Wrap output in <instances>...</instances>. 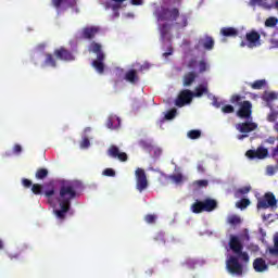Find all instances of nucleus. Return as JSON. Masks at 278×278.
<instances>
[{
	"label": "nucleus",
	"instance_id": "21",
	"mask_svg": "<svg viewBox=\"0 0 278 278\" xmlns=\"http://www.w3.org/2000/svg\"><path fill=\"white\" fill-rule=\"evenodd\" d=\"M199 45H202L203 49L206 51H212V49H214V38L205 36L203 39L199 40Z\"/></svg>",
	"mask_w": 278,
	"mask_h": 278
},
{
	"label": "nucleus",
	"instance_id": "63",
	"mask_svg": "<svg viewBox=\"0 0 278 278\" xmlns=\"http://www.w3.org/2000/svg\"><path fill=\"white\" fill-rule=\"evenodd\" d=\"M146 274L149 275V277H151V275H153V269H148Z\"/></svg>",
	"mask_w": 278,
	"mask_h": 278
},
{
	"label": "nucleus",
	"instance_id": "19",
	"mask_svg": "<svg viewBox=\"0 0 278 278\" xmlns=\"http://www.w3.org/2000/svg\"><path fill=\"white\" fill-rule=\"evenodd\" d=\"M108 129H118L121 127V118L116 115H111L106 121Z\"/></svg>",
	"mask_w": 278,
	"mask_h": 278
},
{
	"label": "nucleus",
	"instance_id": "53",
	"mask_svg": "<svg viewBox=\"0 0 278 278\" xmlns=\"http://www.w3.org/2000/svg\"><path fill=\"white\" fill-rule=\"evenodd\" d=\"M197 168L199 173H205V165L203 162H199Z\"/></svg>",
	"mask_w": 278,
	"mask_h": 278
},
{
	"label": "nucleus",
	"instance_id": "3",
	"mask_svg": "<svg viewBox=\"0 0 278 278\" xmlns=\"http://www.w3.org/2000/svg\"><path fill=\"white\" fill-rule=\"evenodd\" d=\"M101 43H97V42H91L89 46V51L91 53H96L97 54V60H94L92 62V66L93 68L97 71V73L103 74L105 71V53H103V50Z\"/></svg>",
	"mask_w": 278,
	"mask_h": 278
},
{
	"label": "nucleus",
	"instance_id": "25",
	"mask_svg": "<svg viewBox=\"0 0 278 278\" xmlns=\"http://www.w3.org/2000/svg\"><path fill=\"white\" fill-rule=\"evenodd\" d=\"M227 224L231 227H238V225H242V218L238 215H229L227 217Z\"/></svg>",
	"mask_w": 278,
	"mask_h": 278
},
{
	"label": "nucleus",
	"instance_id": "10",
	"mask_svg": "<svg viewBox=\"0 0 278 278\" xmlns=\"http://www.w3.org/2000/svg\"><path fill=\"white\" fill-rule=\"evenodd\" d=\"M101 31V27L99 26H87L84 27L80 31V38L83 40H94L97 34Z\"/></svg>",
	"mask_w": 278,
	"mask_h": 278
},
{
	"label": "nucleus",
	"instance_id": "41",
	"mask_svg": "<svg viewBox=\"0 0 278 278\" xmlns=\"http://www.w3.org/2000/svg\"><path fill=\"white\" fill-rule=\"evenodd\" d=\"M274 160H276V166H273V165L267 166V173L269 175H275V173H277V170H278V159H277V156Z\"/></svg>",
	"mask_w": 278,
	"mask_h": 278
},
{
	"label": "nucleus",
	"instance_id": "51",
	"mask_svg": "<svg viewBox=\"0 0 278 278\" xmlns=\"http://www.w3.org/2000/svg\"><path fill=\"white\" fill-rule=\"evenodd\" d=\"M53 194H55V189H50V190H46L45 195L47 197V199H51V197H53Z\"/></svg>",
	"mask_w": 278,
	"mask_h": 278
},
{
	"label": "nucleus",
	"instance_id": "42",
	"mask_svg": "<svg viewBox=\"0 0 278 278\" xmlns=\"http://www.w3.org/2000/svg\"><path fill=\"white\" fill-rule=\"evenodd\" d=\"M102 175H104V177H116V172L113 168H105Z\"/></svg>",
	"mask_w": 278,
	"mask_h": 278
},
{
	"label": "nucleus",
	"instance_id": "22",
	"mask_svg": "<svg viewBox=\"0 0 278 278\" xmlns=\"http://www.w3.org/2000/svg\"><path fill=\"white\" fill-rule=\"evenodd\" d=\"M236 199H240L239 202L236 203V207L239 210H244V189H239L235 193Z\"/></svg>",
	"mask_w": 278,
	"mask_h": 278
},
{
	"label": "nucleus",
	"instance_id": "64",
	"mask_svg": "<svg viewBox=\"0 0 278 278\" xmlns=\"http://www.w3.org/2000/svg\"><path fill=\"white\" fill-rule=\"evenodd\" d=\"M274 129L278 132V122L274 125Z\"/></svg>",
	"mask_w": 278,
	"mask_h": 278
},
{
	"label": "nucleus",
	"instance_id": "6",
	"mask_svg": "<svg viewBox=\"0 0 278 278\" xmlns=\"http://www.w3.org/2000/svg\"><path fill=\"white\" fill-rule=\"evenodd\" d=\"M192 99H194V92L190 91V89L181 90L175 100V105L176 108L190 105L192 103Z\"/></svg>",
	"mask_w": 278,
	"mask_h": 278
},
{
	"label": "nucleus",
	"instance_id": "38",
	"mask_svg": "<svg viewBox=\"0 0 278 278\" xmlns=\"http://www.w3.org/2000/svg\"><path fill=\"white\" fill-rule=\"evenodd\" d=\"M237 131H240L241 135L237 136L238 140H244V123H239L236 125Z\"/></svg>",
	"mask_w": 278,
	"mask_h": 278
},
{
	"label": "nucleus",
	"instance_id": "24",
	"mask_svg": "<svg viewBox=\"0 0 278 278\" xmlns=\"http://www.w3.org/2000/svg\"><path fill=\"white\" fill-rule=\"evenodd\" d=\"M191 212H193V214H202V212H205V207H204L203 201L197 200L191 205Z\"/></svg>",
	"mask_w": 278,
	"mask_h": 278
},
{
	"label": "nucleus",
	"instance_id": "39",
	"mask_svg": "<svg viewBox=\"0 0 278 278\" xmlns=\"http://www.w3.org/2000/svg\"><path fill=\"white\" fill-rule=\"evenodd\" d=\"M31 192H33V194H36V195L42 194V185H40V184H34V185L31 186Z\"/></svg>",
	"mask_w": 278,
	"mask_h": 278
},
{
	"label": "nucleus",
	"instance_id": "12",
	"mask_svg": "<svg viewBox=\"0 0 278 278\" xmlns=\"http://www.w3.org/2000/svg\"><path fill=\"white\" fill-rule=\"evenodd\" d=\"M54 56L56 58V60H62L63 62H73V60H75V55H73V52L64 47L55 49Z\"/></svg>",
	"mask_w": 278,
	"mask_h": 278
},
{
	"label": "nucleus",
	"instance_id": "46",
	"mask_svg": "<svg viewBox=\"0 0 278 278\" xmlns=\"http://www.w3.org/2000/svg\"><path fill=\"white\" fill-rule=\"evenodd\" d=\"M168 34V24H163L161 26V35L163 38H165V36Z\"/></svg>",
	"mask_w": 278,
	"mask_h": 278
},
{
	"label": "nucleus",
	"instance_id": "57",
	"mask_svg": "<svg viewBox=\"0 0 278 278\" xmlns=\"http://www.w3.org/2000/svg\"><path fill=\"white\" fill-rule=\"evenodd\" d=\"M131 5H142V0H130Z\"/></svg>",
	"mask_w": 278,
	"mask_h": 278
},
{
	"label": "nucleus",
	"instance_id": "18",
	"mask_svg": "<svg viewBox=\"0 0 278 278\" xmlns=\"http://www.w3.org/2000/svg\"><path fill=\"white\" fill-rule=\"evenodd\" d=\"M197 77H198V75L195 72H189V73L185 74L182 77V86H185V88L192 86V84H194V81H197Z\"/></svg>",
	"mask_w": 278,
	"mask_h": 278
},
{
	"label": "nucleus",
	"instance_id": "2",
	"mask_svg": "<svg viewBox=\"0 0 278 278\" xmlns=\"http://www.w3.org/2000/svg\"><path fill=\"white\" fill-rule=\"evenodd\" d=\"M157 21H169L176 27H188V15L181 14L178 8H161L155 11Z\"/></svg>",
	"mask_w": 278,
	"mask_h": 278
},
{
	"label": "nucleus",
	"instance_id": "8",
	"mask_svg": "<svg viewBox=\"0 0 278 278\" xmlns=\"http://www.w3.org/2000/svg\"><path fill=\"white\" fill-rule=\"evenodd\" d=\"M277 205V198L274 193L267 192L263 198L257 201V210H268V207H275Z\"/></svg>",
	"mask_w": 278,
	"mask_h": 278
},
{
	"label": "nucleus",
	"instance_id": "4",
	"mask_svg": "<svg viewBox=\"0 0 278 278\" xmlns=\"http://www.w3.org/2000/svg\"><path fill=\"white\" fill-rule=\"evenodd\" d=\"M242 262H244V257L242 258V256H228L226 261V270L230 275H235L236 277H242V273H244Z\"/></svg>",
	"mask_w": 278,
	"mask_h": 278
},
{
	"label": "nucleus",
	"instance_id": "7",
	"mask_svg": "<svg viewBox=\"0 0 278 278\" xmlns=\"http://www.w3.org/2000/svg\"><path fill=\"white\" fill-rule=\"evenodd\" d=\"M136 177V189L139 192H144L147 188H149V180L147 179V172L144 169L138 167L135 172Z\"/></svg>",
	"mask_w": 278,
	"mask_h": 278
},
{
	"label": "nucleus",
	"instance_id": "60",
	"mask_svg": "<svg viewBox=\"0 0 278 278\" xmlns=\"http://www.w3.org/2000/svg\"><path fill=\"white\" fill-rule=\"evenodd\" d=\"M248 192H251V186L244 187V194H248Z\"/></svg>",
	"mask_w": 278,
	"mask_h": 278
},
{
	"label": "nucleus",
	"instance_id": "54",
	"mask_svg": "<svg viewBox=\"0 0 278 278\" xmlns=\"http://www.w3.org/2000/svg\"><path fill=\"white\" fill-rule=\"evenodd\" d=\"M265 142H266L267 144H275V142H277V138H275V137H269V138H267V139L265 140Z\"/></svg>",
	"mask_w": 278,
	"mask_h": 278
},
{
	"label": "nucleus",
	"instance_id": "15",
	"mask_svg": "<svg viewBox=\"0 0 278 278\" xmlns=\"http://www.w3.org/2000/svg\"><path fill=\"white\" fill-rule=\"evenodd\" d=\"M230 102L232 105H235V108H239L237 116H239V118H244V101H242V97L233 94L230 99Z\"/></svg>",
	"mask_w": 278,
	"mask_h": 278
},
{
	"label": "nucleus",
	"instance_id": "48",
	"mask_svg": "<svg viewBox=\"0 0 278 278\" xmlns=\"http://www.w3.org/2000/svg\"><path fill=\"white\" fill-rule=\"evenodd\" d=\"M81 149H88L90 147V139L84 138L81 143H80Z\"/></svg>",
	"mask_w": 278,
	"mask_h": 278
},
{
	"label": "nucleus",
	"instance_id": "29",
	"mask_svg": "<svg viewBox=\"0 0 278 278\" xmlns=\"http://www.w3.org/2000/svg\"><path fill=\"white\" fill-rule=\"evenodd\" d=\"M263 101H266V103H270V101H276L277 93L276 92H268L265 91L262 96Z\"/></svg>",
	"mask_w": 278,
	"mask_h": 278
},
{
	"label": "nucleus",
	"instance_id": "16",
	"mask_svg": "<svg viewBox=\"0 0 278 278\" xmlns=\"http://www.w3.org/2000/svg\"><path fill=\"white\" fill-rule=\"evenodd\" d=\"M64 3H66L67 8H77V0H51V5L55 10H62Z\"/></svg>",
	"mask_w": 278,
	"mask_h": 278
},
{
	"label": "nucleus",
	"instance_id": "49",
	"mask_svg": "<svg viewBox=\"0 0 278 278\" xmlns=\"http://www.w3.org/2000/svg\"><path fill=\"white\" fill-rule=\"evenodd\" d=\"M199 66L200 73H205V71H207V63H205V61H200Z\"/></svg>",
	"mask_w": 278,
	"mask_h": 278
},
{
	"label": "nucleus",
	"instance_id": "14",
	"mask_svg": "<svg viewBox=\"0 0 278 278\" xmlns=\"http://www.w3.org/2000/svg\"><path fill=\"white\" fill-rule=\"evenodd\" d=\"M245 38L248 40V47L250 49H253L254 47H260V38H262L260 33L252 30L245 34Z\"/></svg>",
	"mask_w": 278,
	"mask_h": 278
},
{
	"label": "nucleus",
	"instance_id": "59",
	"mask_svg": "<svg viewBox=\"0 0 278 278\" xmlns=\"http://www.w3.org/2000/svg\"><path fill=\"white\" fill-rule=\"evenodd\" d=\"M249 205H251V200L249 199H244V207H249Z\"/></svg>",
	"mask_w": 278,
	"mask_h": 278
},
{
	"label": "nucleus",
	"instance_id": "56",
	"mask_svg": "<svg viewBox=\"0 0 278 278\" xmlns=\"http://www.w3.org/2000/svg\"><path fill=\"white\" fill-rule=\"evenodd\" d=\"M8 256H9V258H10L11 261L18 260V257H21V255H20L18 253L9 254Z\"/></svg>",
	"mask_w": 278,
	"mask_h": 278
},
{
	"label": "nucleus",
	"instance_id": "35",
	"mask_svg": "<svg viewBox=\"0 0 278 278\" xmlns=\"http://www.w3.org/2000/svg\"><path fill=\"white\" fill-rule=\"evenodd\" d=\"M267 0H250L251 5H260L261 8H266L270 10V4L266 3Z\"/></svg>",
	"mask_w": 278,
	"mask_h": 278
},
{
	"label": "nucleus",
	"instance_id": "5",
	"mask_svg": "<svg viewBox=\"0 0 278 278\" xmlns=\"http://www.w3.org/2000/svg\"><path fill=\"white\" fill-rule=\"evenodd\" d=\"M253 104L251 101H244V134H251V131H255L257 129V123L253 122L252 111Z\"/></svg>",
	"mask_w": 278,
	"mask_h": 278
},
{
	"label": "nucleus",
	"instance_id": "1",
	"mask_svg": "<svg viewBox=\"0 0 278 278\" xmlns=\"http://www.w3.org/2000/svg\"><path fill=\"white\" fill-rule=\"evenodd\" d=\"M77 197V185L73 181H65L61 185L59 197V205L61 210H55L54 214L60 220L66 218V214L71 211V201Z\"/></svg>",
	"mask_w": 278,
	"mask_h": 278
},
{
	"label": "nucleus",
	"instance_id": "20",
	"mask_svg": "<svg viewBox=\"0 0 278 278\" xmlns=\"http://www.w3.org/2000/svg\"><path fill=\"white\" fill-rule=\"evenodd\" d=\"M202 203L204 205V212H214V210L218 207V202H216L214 199L207 198L202 201Z\"/></svg>",
	"mask_w": 278,
	"mask_h": 278
},
{
	"label": "nucleus",
	"instance_id": "13",
	"mask_svg": "<svg viewBox=\"0 0 278 278\" xmlns=\"http://www.w3.org/2000/svg\"><path fill=\"white\" fill-rule=\"evenodd\" d=\"M245 155L247 157H250V160L255 157L256 160H266V157H268V149L258 147L256 150H248Z\"/></svg>",
	"mask_w": 278,
	"mask_h": 278
},
{
	"label": "nucleus",
	"instance_id": "50",
	"mask_svg": "<svg viewBox=\"0 0 278 278\" xmlns=\"http://www.w3.org/2000/svg\"><path fill=\"white\" fill-rule=\"evenodd\" d=\"M188 68H197V61L194 59H191L188 64H187Z\"/></svg>",
	"mask_w": 278,
	"mask_h": 278
},
{
	"label": "nucleus",
	"instance_id": "52",
	"mask_svg": "<svg viewBox=\"0 0 278 278\" xmlns=\"http://www.w3.org/2000/svg\"><path fill=\"white\" fill-rule=\"evenodd\" d=\"M185 264H186V266H189V268H194V266H195V264H197V262H194V260H187L186 262H185Z\"/></svg>",
	"mask_w": 278,
	"mask_h": 278
},
{
	"label": "nucleus",
	"instance_id": "11",
	"mask_svg": "<svg viewBox=\"0 0 278 278\" xmlns=\"http://www.w3.org/2000/svg\"><path fill=\"white\" fill-rule=\"evenodd\" d=\"M106 153L109 157H113V160H118L119 162H127L129 160L127 153L121 152L118 146H111Z\"/></svg>",
	"mask_w": 278,
	"mask_h": 278
},
{
	"label": "nucleus",
	"instance_id": "33",
	"mask_svg": "<svg viewBox=\"0 0 278 278\" xmlns=\"http://www.w3.org/2000/svg\"><path fill=\"white\" fill-rule=\"evenodd\" d=\"M49 176V170L47 168L37 169L35 177L36 179H46Z\"/></svg>",
	"mask_w": 278,
	"mask_h": 278
},
{
	"label": "nucleus",
	"instance_id": "43",
	"mask_svg": "<svg viewBox=\"0 0 278 278\" xmlns=\"http://www.w3.org/2000/svg\"><path fill=\"white\" fill-rule=\"evenodd\" d=\"M208 184L207 180H195L193 186H197L198 188H207Z\"/></svg>",
	"mask_w": 278,
	"mask_h": 278
},
{
	"label": "nucleus",
	"instance_id": "45",
	"mask_svg": "<svg viewBox=\"0 0 278 278\" xmlns=\"http://www.w3.org/2000/svg\"><path fill=\"white\" fill-rule=\"evenodd\" d=\"M268 123H275L277 121V113L271 112L267 115Z\"/></svg>",
	"mask_w": 278,
	"mask_h": 278
},
{
	"label": "nucleus",
	"instance_id": "55",
	"mask_svg": "<svg viewBox=\"0 0 278 278\" xmlns=\"http://www.w3.org/2000/svg\"><path fill=\"white\" fill-rule=\"evenodd\" d=\"M14 153H21L23 151V148L21 144H15L13 148Z\"/></svg>",
	"mask_w": 278,
	"mask_h": 278
},
{
	"label": "nucleus",
	"instance_id": "61",
	"mask_svg": "<svg viewBox=\"0 0 278 278\" xmlns=\"http://www.w3.org/2000/svg\"><path fill=\"white\" fill-rule=\"evenodd\" d=\"M213 105H215V108H220V104L218 103V100L216 98H214Z\"/></svg>",
	"mask_w": 278,
	"mask_h": 278
},
{
	"label": "nucleus",
	"instance_id": "30",
	"mask_svg": "<svg viewBox=\"0 0 278 278\" xmlns=\"http://www.w3.org/2000/svg\"><path fill=\"white\" fill-rule=\"evenodd\" d=\"M269 254L278 257V232L274 236V248H268Z\"/></svg>",
	"mask_w": 278,
	"mask_h": 278
},
{
	"label": "nucleus",
	"instance_id": "37",
	"mask_svg": "<svg viewBox=\"0 0 278 278\" xmlns=\"http://www.w3.org/2000/svg\"><path fill=\"white\" fill-rule=\"evenodd\" d=\"M277 24H278V18L274 16L268 17L265 21V27H277Z\"/></svg>",
	"mask_w": 278,
	"mask_h": 278
},
{
	"label": "nucleus",
	"instance_id": "58",
	"mask_svg": "<svg viewBox=\"0 0 278 278\" xmlns=\"http://www.w3.org/2000/svg\"><path fill=\"white\" fill-rule=\"evenodd\" d=\"M164 58H168V55H173V48H168V52L163 53Z\"/></svg>",
	"mask_w": 278,
	"mask_h": 278
},
{
	"label": "nucleus",
	"instance_id": "36",
	"mask_svg": "<svg viewBox=\"0 0 278 278\" xmlns=\"http://www.w3.org/2000/svg\"><path fill=\"white\" fill-rule=\"evenodd\" d=\"M156 220H157V215L155 214H148L144 216V222L148 225H155Z\"/></svg>",
	"mask_w": 278,
	"mask_h": 278
},
{
	"label": "nucleus",
	"instance_id": "47",
	"mask_svg": "<svg viewBox=\"0 0 278 278\" xmlns=\"http://www.w3.org/2000/svg\"><path fill=\"white\" fill-rule=\"evenodd\" d=\"M22 185L24 186V188H31L34 186V184L31 182V180L24 178L22 180Z\"/></svg>",
	"mask_w": 278,
	"mask_h": 278
},
{
	"label": "nucleus",
	"instance_id": "27",
	"mask_svg": "<svg viewBox=\"0 0 278 278\" xmlns=\"http://www.w3.org/2000/svg\"><path fill=\"white\" fill-rule=\"evenodd\" d=\"M46 66H51V68H56L58 62L55 61V58H53V54L47 53L46 60L43 62Z\"/></svg>",
	"mask_w": 278,
	"mask_h": 278
},
{
	"label": "nucleus",
	"instance_id": "40",
	"mask_svg": "<svg viewBox=\"0 0 278 278\" xmlns=\"http://www.w3.org/2000/svg\"><path fill=\"white\" fill-rule=\"evenodd\" d=\"M177 116V109H172L165 114L166 121H173Z\"/></svg>",
	"mask_w": 278,
	"mask_h": 278
},
{
	"label": "nucleus",
	"instance_id": "17",
	"mask_svg": "<svg viewBox=\"0 0 278 278\" xmlns=\"http://www.w3.org/2000/svg\"><path fill=\"white\" fill-rule=\"evenodd\" d=\"M253 268L255 273H266L268 270V264H266L264 258L257 257L253 262Z\"/></svg>",
	"mask_w": 278,
	"mask_h": 278
},
{
	"label": "nucleus",
	"instance_id": "32",
	"mask_svg": "<svg viewBox=\"0 0 278 278\" xmlns=\"http://www.w3.org/2000/svg\"><path fill=\"white\" fill-rule=\"evenodd\" d=\"M251 88L253 90H262V88H266V79L256 80L251 84Z\"/></svg>",
	"mask_w": 278,
	"mask_h": 278
},
{
	"label": "nucleus",
	"instance_id": "62",
	"mask_svg": "<svg viewBox=\"0 0 278 278\" xmlns=\"http://www.w3.org/2000/svg\"><path fill=\"white\" fill-rule=\"evenodd\" d=\"M244 240H249V230L244 229Z\"/></svg>",
	"mask_w": 278,
	"mask_h": 278
},
{
	"label": "nucleus",
	"instance_id": "31",
	"mask_svg": "<svg viewBox=\"0 0 278 278\" xmlns=\"http://www.w3.org/2000/svg\"><path fill=\"white\" fill-rule=\"evenodd\" d=\"M202 94H207V86L200 85L195 88V92H193V97H201Z\"/></svg>",
	"mask_w": 278,
	"mask_h": 278
},
{
	"label": "nucleus",
	"instance_id": "9",
	"mask_svg": "<svg viewBox=\"0 0 278 278\" xmlns=\"http://www.w3.org/2000/svg\"><path fill=\"white\" fill-rule=\"evenodd\" d=\"M229 248L235 254V256L244 257V253L242 252L243 245L240 239L236 236H231L229 240Z\"/></svg>",
	"mask_w": 278,
	"mask_h": 278
},
{
	"label": "nucleus",
	"instance_id": "26",
	"mask_svg": "<svg viewBox=\"0 0 278 278\" xmlns=\"http://www.w3.org/2000/svg\"><path fill=\"white\" fill-rule=\"evenodd\" d=\"M220 34L222 36H225V37H229V36L236 37L238 36V29L233 27H223L220 29Z\"/></svg>",
	"mask_w": 278,
	"mask_h": 278
},
{
	"label": "nucleus",
	"instance_id": "44",
	"mask_svg": "<svg viewBox=\"0 0 278 278\" xmlns=\"http://www.w3.org/2000/svg\"><path fill=\"white\" fill-rule=\"evenodd\" d=\"M222 112H224V114H232L233 106L231 104H226L223 106Z\"/></svg>",
	"mask_w": 278,
	"mask_h": 278
},
{
	"label": "nucleus",
	"instance_id": "23",
	"mask_svg": "<svg viewBox=\"0 0 278 278\" xmlns=\"http://www.w3.org/2000/svg\"><path fill=\"white\" fill-rule=\"evenodd\" d=\"M125 79L129 84H136L139 79L138 72L136 70H130L125 74Z\"/></svg>",
	"mask_w": 278,
	"mask_h": 278
},
{
	"label": "nucleus",
	"instance_id": "28",
	"mask_svg": "<svg viewBox=\"0 0 278 278\" xmlns=\"http://www.w3.org/2000/svg\"><path fill=\"white\" fill-rule=\"evenodd\" d=\"M167 179H170L176 186L184 184V175L181 173L169 175L167 176Z\"/></svg>",
	"mask_w": 278,
	"mask_h": 278
},
{
	"label": "nucleus",
	"instance_id": "34",
	"mask_svg": "<svg viewBox=\"0 0 278 278\" xmlns=\"http://www.w3.org/2000/svg\"><path fill=\"white\" fill-rule=\"evenodd\" d=\"M187 136L188 138H190V140H199V138H201V130L199 129L189 130Z\"/></svg>",
	"mask_w": 278,
	"mask_h": 278
}]
</instances>
